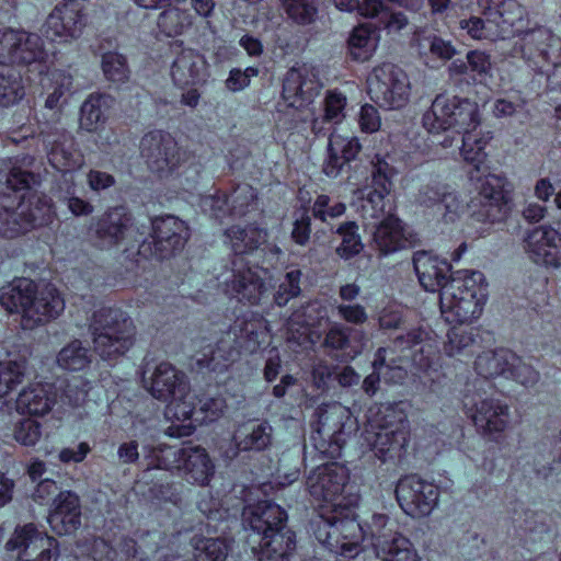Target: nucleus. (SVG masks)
Instances as JSON below:
<instances>
[{
	"instance_id": "nucleus-57",
	"label": "nucleus",
	"mask_w": 561,
	"mask_h": 561,
	"mask_svg": "<svg viewBox=\"0 0 561 561\" xmlns=\"http://www.w3.org/2000/svg\"><path fill=\"white\" fill-rule=\"evenodd\" d=\"M191 24L190 13L178 7H170L162 11L157 21L159 30L170 37L182 34Z\"/></svg>"
},
{
	"instance_id": "nucleus-39",
	"label": "nucleus",
	"mask_w": 561,
	"mask_h": 561,
	"mask_svg": "<svg viewBox=\"0 0 561 561\" xmlns=\"http://www.w3.org/2000/svg\"><path fill=\"white\" fill-rule=\"evenodd\" d=\"M483 216L490 222L501 221L507 214V205L501 178L486 174L479 187Z\"/></svg>"
},
{
	"instance_id": "nucleus-3",
	"label": "nucleus",
	"mask_w": 561,
	"mask_h": 561,
	"mask_svg": "<svg viewBox=\"0 0 561 561\" xmlns=\"http://www.w3.org/2000/svg\"><path fill=\"white\" fill-rule=\"evenodd\" d=\"M0 305L11 313L21 314L24 330H33L58 318L65 300L53 285H38L26 277L14 278L0 287Z\"/></svg>"
},
{
	"instance_id": "nucleus-53",
	"label": "nucleus",
	"mask_w": 561,
	"mask_h": 561,
	"mask_svg": "<svg viewBox=\"0 0 561 561\" xmlns=\"http://www.w3.org/2000/svg\"><path fill=\"white\" fill-rule=\"evenodd\" d=\"M92 362L90 350L82 341L76 339L66 344L57 354V365L70 371H80L87 368Z\"/></svg>"
},
{
	"instance_id": "nucleus-11",
	"label": "nucleus",
	"mask_w": 561,
	"mask_h": 561,
	"mask_svg": "<svg viewBox=\"0 0 561 561\" xmlns=\"http://www.w3.org/2000/svg\"><path fill=\"white\" fill-rule=\"evenodd\" d=\"M423 126L433 134L456 129L457 135L474 131L480 124L476 102L457 96L437 95L423 115Z\"/></svg>"
},
{
	"instance_id": "nucleus-31",
	"label": "nucleus",
	"mask_w": 561,
	"mask_h": 561,
	"mask_svg": "<svg viewBox=\"0 0 561 561\" xmlns=\"http://www.w3.org/2000/svg\"><path fill=\"white\" fill-rule=\"evenodd\" d=\"M329 321L327 308L319 300H312L295 310L287 321V340L302 345L310 328L319 327L322 320Z\"/></svg>"
},
{
	"instance_id": "nucleus-22",
	"label": "nucleus",
	"mask_w": 561,
	"mask_h": 561,
	"mask_svg": "<svg viewBox=\"0 0 561 561\" xmlns=\"http://www.w3.org/2000/svg\"><path fill=\"white\" fill-rule=\"evenodd\" d=\"M152 255L169 259L181 252L190 238V228L180 218L165 215L151 219Z\"/></svg>"
},
{
	"instance_id": "nucleus-62",
	"label": "nucleus",
	"mask_w": 561,
	"mask_h": 561,
	"mask_svg": "<svg viewBox=\"0 0 561 561\" xmlns=\"http://www.w3.org/2000/svg\"><path fill=\"white\" fill-rule=\"evenodd\" d=\"M300 277L301 271L296 268L285 274L274 295V301L277 306L283 307L287 305L290 299L300 294Z\"/></svg>"
},
{
	"instance_id": "nucleus-52",
	"label": "nucleus",
	"mask_w": 561,
	"mask_h": 561,
	"mask_svg": "<svg viewBox=\"0 0 561 561\" xmlns=\"http://www.w3.org/2000/svg\"><path fill=\"white\" fill-rule=\"evenodd\" d=\"M195 561H226L230 545L224 538L195 535L191 539Z\"/></svg>"
},
{
	"instance_id": "nucleus-28",
	"label": "nucleus",
	"mask_w": 561,
	"mask_h": 561,
	"mask_svg": "<svg viewBox=\"0 0 561 561\" xmlns=\"http://www.w3.org/2000/svg\"><path fill=\"white\" fill-rule=\"evenodd\" d=\"M222 335L233 337L231 345L237 346V352L240 354L241 351L256 352L265 342L267 332L264 320L254 313H249L238 317Z\"/></svg>"
},
{
	"instance_id": "nucleus-54",
	"label": "nucleus",
	"mask_w": 561,
	"mask_h": 561,
	"mask_svg": "<svg viewBox=\"0 0 561 561\" xmlns=\"http://www.w3.org/2000/svg\"><path fill=\"white\" fill-rule=\"evenodd\" d=\"M376 32L368 26L355 27L348 38V53L356 61L368 60L377 48Z\"/></svg>"
},
{
	"instance_id": "nucleus-4",
	"label": "nucleus",
	"mask_w": 561,
	"mask_h": 561,
	"mask_svg": "<svg viewBox=\"0 0 561 561\" xmlns=\"http://www.w3.org/2000/svg\"><path fill=\"white\" fill-rule=\"evenodd\" d=\"M486 297V283L482 272H457L450 276L439 294L442 314L448 323L471 322L481 316Z\"/></svg>"
},
{
	"instance_id": "nucleus-6",
	"label": "nucleus",
	"mask_w": 561,
	"mask_h": 561,
	"mask_svg": "<svg viewBox=\"0 0 561 561\" xmlns=\"http://www.w3.org/2000/svg\"><path fill=\"white\" fill-rule=\"evenodd\" d=\"M89 332L93 348L103 360H117L133 347L136 340L134 320L116 307L95 310L90 318Z\"/></svg>"
},
{
	"instance_id": "nucleus-44",
	"label": "nucleus",
	"mask_w": 561,
	"mask_h": 561,
	"mask_svg": "<svg viewBox=\"0 0 561 561\" xmlns=\"http://www.w3.org/2000/svg\"><path fill=\"white\" fill-rule=\"evenodd\" d=\"M359 13L365 18L376 19L378 25L388 33L400 32L409 24L403 12L392 10L382 0H364L359 7Z\"/></svg>"
},
{
	"instance_id": "nucleus-19",
	"label": "nucleus",
	"mask_w": 561,
	"mask_h": 561,
	"mask_svg": "<svg viewBox=\"0 0 561 561\" xmlns=\"http://www.w3.org/2000/svg\"><path fill=\"white\" fill-rule=\"evenodd\" d=\"M45 57L44 43L37 34L7 30L0 35V64L30 65Z\"/></svg>"
},
{
	"instance_id": "nucleus-34",
	"label": "nucleus",
	"mask_w": 561,
	"mask_h": 561,
	"mask_svg": "<svg viewBox=\"0 0 561 561\" xmlns=\"http://www.w3.org/2000/svg\"><path fill=\"white\" fill-rule=\"evenodd\" d=\"M56 403V393L50 383H30L18 396L15 408L20 414L42 416Z\"/></svg>"
},
{
	"instance_id": "nucleus-25",
	"label": "nucleus",
	"mask_w": 561,
	"mask_h": 561,
	"mask_svg": "<svg viewBox=\"0 0 561 561\" xmlns=\"http://www.w3.org/2000/svg\"><path fill=\"white\" fill-rule=\"evenodd\" d=\"M134 234V218L124 206H117L105 211L94 225V239L101 249L119 245Z\"/></svg>"
},
{
	"instance_id": "nucleus-37",
	"label": "nucleus",
	"mask_w": 561,
	"mask_h": 561,
	"mask_svg": "<svg viewBox=\"0 0 561 561\" xmlns=\"http://www.w3.org/2000/svg\"><path fill=\"white\" fill-rule=\"evenodd\" d=\"M226 402L221 397H204L198 400V409L194 405V413L190 420L181 423L173 422L167 430V434L171 437L190 436L195 426L192 420L196 422H213L224 414Z\"/></svg>"
},
{
	"instance_id": "nucleus-40",
	"label": "nucleus",
	"mask_w": 561,
	"mask_h": 561,
	"mask_svg": "<svg viewBox=\"0 0 561 561\" xmlns=\"http://www.w3.org/2000/svg\"><path fill=\"white\" fill-rule=\"evenodd\" d=\"M348 411L341 404L334 403L319 410L318 433L334 446V451L340 450L345 444V420H348Z\"/></svg>"
},
{
	"instance_id": "nucleus-49",
	"label": "nucleus",
	"mask_w": 561,
	"mask_h": 561,
	"mask_svg": "<svg viewBox=\"0 0 561 561\" xmlns=\"http://www.w3.org/2000/svg\"><path fill=\"white\" fill-rule=\"evenodd\" d=\"M459 27L467 36L474 41L495 42L502 39L497 22L492 12H484L481 16H470L459 21Z\"/></svg>"
},
{
	"instance_id": "nucleus-42",
	"label": "nucleus",
	"mask_w": 561,
	"mask_h": 561,
	"mask_svg": "<svg viewBox=\"0 0 561 561\" xmlns=\"http://www.w3.org/2000/svg\"><path fill=\"white\" fill-rule=\"evenodd\" d=\"M495 4L497 8L491 12L497 22L501 38L524 35L527 31L525 30L526 10L516 0H502Z\"/></svg>"
},
{
	"instance_id": "nucleus-50",
	"label": "nucleus",
	"mask_w": 561,
	"mask_h": 561,
	"mask_svg": "<svg viewBox=\"0 0 561 561\" xmlns=\"http://www.w3.org/2000/svg\"><path fill=\"white\" fill-rule=\"evenodd\" d=\"M461 135V154L463 160L473 167L469 172V178L471 181H480L481 178L478 176V173H484V162L486 158L484 147L486 140L484 138H478L473 131H468Z\"/></svg>"
},
{
	"instance_id": "nucleus-21",
	"label": "nucleus",
	"mask_w": 561,
	"mask_h": 561,
	"mask_svg": "<svg viewBox=\"0 0 561 561\" xmlns=\"http://www.w3.org/2000/svg\"><path fill=\"white\" fill-rule=\"evenodd\" d=\"M87 25V15L80 0H66L56 4L48 14L43 30L53 41L68 42L81 36Z\"/></svg>"
},
{
	"instance_id": "nucleus-43",
	"label": "nucleus",
	"mask_w": 561,
	"mask_h": 561,
	"mask_svg": "<svg viewBox=\"0 0 561 561\" xmlns=\"http://www.w3.org/2000/svg\"><path fill=\"white\" fill-rule=\"evenodd\" d=\"M231 339L230 335H221L215 345L204 348L196 359L197 365L214 373L226 371L240 355L237 346L231 345Z\"/></svg>"
},
{
	"instance_id": "nucleus-18",
	"label": "nucleus",
	"mask_w": 561,
	"mask_h": 561,
	"mask_svg": "<svg viewBox=\"0 0 561 561\" xmlns=\"http://www.w3.org/2000/svg\"><path fill=\"white\" fill-rule=\"evenodd\" d=\"M523 249L537 266L557 270L561 267V233L550 226H538L525 232Z\"/></svg>"
},
{
	"instance_id": "nucleus-1",
	"label": "nucleus",
	"mask_w": 561,
	"mask_h": 561,
	"mask_svg": "<svg viewBox=\"0 0 561 561\" xmlns=\"http://www.w3.org/2000/svg\"><path fill=\"white\" fill-rule=\"evenodd\" d=\"M347 480V470L336 462L317 467L307 478L310 495L327 503L311 524L318 541L335 554L359 558V539L365 537L381 561H420L411 541L387 515L375 513L364 525L342 517V494Z\"/></svg>"
},
{
	"instance_id": "nucleus-12",
	"label": "nucleus",
	"mask_w": 561,
	"mask_h": 561,
	"mask_svg": "<svg viewBox=\"0 0 561 561\" xmlns=\"http://www.w3.org/2000/svg\"><path fill=\"white\" fill-rule=\"evenodd\" d=\"M463 410L483 439L495 444L504 440L512 424L507 403L497 398L472 393L465 396Z\"/></svg>"
},
{
	"instance_id": "nucleus-56",
	"label": "nucleus",
	"mask_w": 561,
	"mask_h": 561,
	"mask_svg": "<svg viewBox=\"0 0 561 561\" xmlns=\"http://www.w3.org/2000/svg\"><path fill=\"white\" fill-rule=\"evenodd\" d=\"M474 344L476 339L471 329L455 327L447 333L444 352L450 357L468 356L473 354Z\"/></svg>"
},
{
	"instance_id": "nucleus-60",
	"label": "nucleus",
	"mask_w": 561,
	"mask_h": 561,
	"mask_svg": "<svg viewBox=\"0 0 561 561\" xmlns=\"http://www.w3.org/2000/svg\"><path fill=\"white\" fill-rule=\"evenodd\" d=\"M357 230L358 226L355 221L344 222L337 228L336 233L342 238L341 244L336 248L340 257L348 260L362 251L363 243Z\"/></svg>"
},
{
	"instance_id": "nucleus-2",
	"label": "nucleus",
	"mask_w": 561,
	"mask_h": 561,
	"mask_svg": "<svg viewBox=\"0 0 561 561\" xmlns=\"http://www.w3.org/2000/svg\"><path fill=\"white\" fill-rule=\"evenodd\" d=\"M247 545L259 561H283L295 548V534L286 527L287 514L271 501H261L243 510Z\"/></svg>"
},
{
	"instance_id": "nucleus-51",
	"label": "nucleus",
	"mask_w": 561,
	"mask_h": 561,
	"mask_svg": "<svg viewBox=\"0 0 561 561\" xmlns=\"http://www.w3.org/2000/svg\"><path fill=\"white\" fill-rule=\"evenodd\" d=\"M24 96L25 88L21 73L12 67L0 64V105L12 106Z\"/></svg>"
},
{
	"instance_id": "nucleus-41",
	"label": "nucleus",
	"mask_w": 561,
	"mask_h": 561,
	"mask_svg": "<svg viewBox=\"0 0 561 561\" xmlns=\"http://www.w3.org/2000/svg\"><path fill=\"white\" fill-rule=\"evenodd\" d=\"M234 442L240 451H264L272 445L273 427L267 421L244 423L237 431Z\"/></svg>"
},
{
	"instance_id": "nucleus-33",
	"label": "nucleus",
	"mask_w": 561,
	"mask_h": 561,
	"mask_svg": "<svg viewBox=\"0 0 561 561\" xmlns=\"http://www.w3.org/2000/svg\"><path fill=\"white\" fill-rule=\"evenodd\" d=\"M373 245L381 255L408 248L410 241L405 236L402 221L393 215H388L374 225Z\"/></svg>"
},
{
	"instance_id": "nucleus-9",
	"label": "nucleus",
	"mask_w": 561,
	"mask_h": 561,
	"mask_svg": "<svg viewBox=\"0 0 561 561\" xmlns=\"http://www.w3.org/2000/svg\"><path fill=\"white\" fill-rule=\"evenodd\" d=\"M144 382L149 393L157 400L168 402V414L176 421L190 420L194 413V401L190 396V381L185 373L168 362L159 363Z\"/></svg>"
},
{
	"instance_id": "nucleus-10",
	"label": "nucleus",
	"mask_w": 561,
	"mask_h": 561,
	"mask_svg": "<svg viewBox=\"0 0 561 561\" xmlns=\"http://www.w3.org/2000/svg\"><path fill=\"white\" fill-rule=\"evenodd\" d=\"M149 468L183 471L185 479L198 485H206L215 473V465L207 451L199 446H185L180 449L161 445L148 455Z\"/></svg>"
},
{
	"instance_id": "nucleus-47",
	"label": "nucleus",
	"mask_w": 561,
	"mask_h": 561,
	"mask_svg": "<svg viewBox=\"0 0 561 561\" xmlns=\"http://www.w3.org/2000/svg\"><path fill=\"white\" fill-rule=\"evenodd\" d=\"M226 238L236 255L250 253L266 241L267 233L255 226L241 228L232 226L226 230Z\"/></svg>"
},
{
	"instance_id": "nucleus-46",
	"label": "nucleus",
	"mask_w": 561,
	"mask_h": 561,
	"mask_svg": "<svg viewBox=\"0 0 561 561\" xmlns=\"http://www.w3.org/2000/svg\"><path fill=\"white\" fill-rule=\"evenodd\" d=\"M517 362V355L510 350L499 348L484 352L474 362L478 375L483 378L505 376L507 378L510 365Z\"/></svg>"
},
{
	"instance_id": "nucleus-15",
	"label": "nucleus",
	"mask_w": 561,
	"mask_h": 561,
	"mask_svg": "<svg viewBox=\"0 0 561 561\" xmlns=\"http://www.w3.org/2000/svg\"><path fill=\"white\" fill-rule=\"evenodd\" d=\"M439 489L416 474L401 478L396 486V499L411 517L428 516L438 503Z\"/></svg>"
},
{
	"instance_id": "nucleus-35",
	"label": "nucleus",
	"mask_w": 561,
	"mask_h": 561,
	"mask_svg": "<svg viewBox=\"0 0 561 561\" xmlns=\"http://www.w3.org/2000/svg\"><path fill=\"white\" fill-rule=\"evenodd\" d=\"M364 332L342 322H330L322 346L331 352H343L353 359L362 353Z\"/></svg>"
},
{
	"instance_id": "nucleus-14",
	"label": "nucleus",
	"mask_w": 561,
	"mask_h": 561,
	"mask_svg": "<svg viewBox=\"0 0 561 561\" xmlns=\"http://www.w3.org/2000/svg\"><path fill=\"white\" fill-rule=\"evenodd\" d=\"M514 49L538 73L561 62V38L545 26L527 30Z\"/></svg>"
},
{
	"instance_id": "nucleus-32",
	"label": "nucleus",
	"mask_w": 561,
	"mask_h": 561,
	"mask_svg": "<svg viewBox=\"0 0 561 561\" xmlns=\"http://www.w3.org/2000/svg\"><path fill=\"white\" fill-rule=\"evenodd\" d=\"M36 160L31 154H20L4 162L2 178L7 188L13 192L30 191L41 183V176L35 171Z\"/></svg>"
},
{
	"instance_id": "nucleus-64",
	"label": "nucleus",
	"mask_w": 561,
	"mask_h": 561,
	"mask_svg": "<svg viewBox=\"0 0 561 561\" xmlns=\"http://www.w3.org/2000/svg\"><path fill=\"white\" fill-rule=\"evenodd\" d=\"M333 312L340 320L352 325H362L368 320L365 307L359 304L335 302Z\"/></svg>"
},
{
	"instance_id": "nucleus-20",
	"label": "nucleus",
	"mask_w": 561,
	"mask_h": 561,
	"mask_svg": "<svg viewBox=\"0 0 561 561\" xmlns=\"http://www.w3.org/2000/svg\"><path fill=\"white\" fill-rule=\"evenodd\" d=\"M393 175L394 169L377 156L373 161L371 186L362 196L360 207L365 219L381 220L391 215L386 197L391 191Z\"/></svg>"
},
{
	"instance_id": "nucleus-58",
	"label": "nucleus",
	"mask_w": 561,
	"mask_h": 561,
	"mask_svg": "<svg viewBox=\"0 0 561 561\" xmlns=\"http://www.w3.org/2000/svg\"><path fill=\"white\" fill-rule=\"evenodd\" d=\"M101 69L104 78L116 84H122L129 79V67L124 55L117 51H106L101 56Z\"/></svg>"
},
{
	"instance_id": "nucleus-38",
	"label": "nucleus",
	"mask_w": 561,
	"mask_h": 561,
	"mask_svg": "<svg viewBox=\"0 0 561 561\" xmlns=\"http://www.w3.org/2000/svg\"><path fill=\"white\" fill-rule=\"evenodd\" d=\"M411 43L419 55L428 60L447 61L457 54V49L450 41L443 38L427 27L416 28L413 32Z\"/></svg>"
},
{
	"instance_id": "nucleus-59",
	"label": "nucleus",
	"mask_w": 561,
	"mask_h": 561,
	"mask_svg": "<svg viewBox=\"0 0 561 561\" xmlns=\"http://www.w3.org/2000/svg\"><path fill=\"white\" fill-rule=\"evenodd\" d=\"M255 190L249 184H239L230 194V215L243 217L257 207Z\"/></svg>"
},
{
	"instance_id": "nucleus-23",
	"label": "nucleus",
	"mask_w": 561,
	"mask_h": 561,
	"mask_svg": "<svg viewBox=\"0 0 561 561\" xmlns=\"http://www.w3.org/2000/svg\"><path fill=\"white\" fill-rule=\"evenodd\" d=\"M39 135L43 137L47 158L53 168L60 172H68L82 164V158L70 133L45 123L41 126Z\"/></svg>"
},
{
	"instance_id": "nucleus-17",
	"label": "nucleus",
	"mask_w": 561,
	"mask_h": 561,
	"mask_svg": "<svg viewBox=\"0 0 561 561\" xmlns=\"http://www.w3.org/2000/svg\"><path fill=\"white\" fill-rule=\"evenodd\" d=\"M140 156L151 172L169 174L181 162V152L175 139L162 130L144 135L139 144Z\"/></svg>"
},
{
	"instance_id": "nucleus-36",
	"label": "nucleus",
	"mask_w": 561,
	"mask_h": 561,
	"mask_svg": "<svg viewBox=\"0 0 561 561\" xmlns=\"http://www.w3.org/2000/svg\"><path fill=\"white\" fill-rule=\"evenodd\" d=\"M206 61L193 49H183L171 66V77L175 85L185 88L204 81Z\"/></svg>"
},
{
	"instance_id": "nucleus-5",
	"label": "nucleus",
	"mask_w": 561,
	"mask_h": 561,
	"mask_svg": "<svg viewBox=\"0 0 561 561\" xmlns=\"http://www.w3.org/2000/svg\"><path fill=\"white\" fill-rule=\"evenodd\" d=\"M322 83L316 69L308 65L290 68L283 80L282 101L277 103L276 122L285 129H294L306 122L309 108L319 95Z\"/></svg>"
},
{
	"instance_id": "nucleus-55",
	"label": "nucleus",
	"mask_w": 561,
	"mask_h": 561,
	"mask_svg": "<svg viewBox=\"0 0 561 561\" xmlns=\"http://www.w3.org/2000/svg\"><path fill=\"white\" fill-rule=\"evenodd\" d=\"M27 374V360L24 357L0 362V398H4L21 385Z\"/></svg>"
},
{
	"instance_id": "nucleus-16",
	"label": "nucleus",
	"mask_w": 561,
	"mask_h": 561,
	"mask_svg": "<svg viewBox=\"0 0 561 561\" xmlns=\"http://www.w3.org/2000/svg\"><path fill=\"white\" fill-rule=\"evenodd\" d=\"M5 549L20 550L18 561H57L60 554L58 541L38 531L33 524L16 527Z\"/></svg>"
},
{
	"instance_id": "nucleus-30",
	"label": "nucleus",
	"mask_w": 561,
	"mask_h": 561,
	"mask_svg": "<svg viewBox=\"0 0 561 561\" xmlns=\"http://www.w3.org/2000/svg\"><path fill=\"white\" fill-rule=\"evenodd\" d=\"M414 271L421 286L427 291H443L449 282L450 264L426 251H417L413 256Z\"/></svg>"
},
{
	"instance_id": "nucleus-8",
	"label": "nucleus",
	"mask_w": 561,
	"mask_h": 561,
	"mask_svg": "<svg viewBox=\"0 0 561 561\" xmlns=\"http://www.w3.org/2000/svg\"><path fill=\"white\" fill-rule=\"evenodd\" d=\"M51 205L47 196L36 192L19 201L0 193V234L14 238L51 221Z\"/></svg>"
},
{
	"instance_id": "nucleus-63",
	"label": "nucleus",
	"mask_w": 561,
	"mask_h": 561,
	"mask_svg": "<svg viewBox=\"0 0 561 561\" xmlns=\"http://www.w3.org/2000/svg\"><path fill=\"white\" fill-rule=\"evenodd\" d=\"M345 210L346 206L344 203L336 202L331 204V198L324 194L318 195L311 207L313 218L322 222L341 217Z\"/></svg>"
},
{
	"instance_id": "nucleus-7",
	"label": "nucleus",
	"mask_w": 561,
	"mask_h": 561,
	"mask_svg": "<svg viewBox=\"0 0 561 561\" xmlns=\"http://www.w3.org/2000/svg\"><path fill=\"white\" fill-rule=\"evenodd\" d=\"M409 434L408 420L393 407L380 404L369 409L364 440L381 461L400 457Z\"/></svg>"
},
{
	"instance_id": "nucleus-24",
	"label": "nucleus",
	"mask_w": 561,
	"mask_h": 561,
	"mask_svg": "<svg viewBox=\"0 0 561 561\" xmlns=\"http://www.w3.org/2000/svg\"><path fill=\"white\" fill-rule=\"evenodd\" d=\"M416 203L423 207L433 208L445 222H454L465 209L457 192L436 180L420 186Z\"/></svg>"
},
{
	"instance_id": "nucleus-61",
	"label": "nucleus",
	"mask_w": 561,
	"mask_h": 561,
	"mask_svg": "<svg viewBox=\"0 0 561 561\" xmlns=\"http://www.w3.org/2000/svg\"><path fill=\"white\" fill-rule=\"evenodd\" d=\"M287 15L297 24L307 25L316 21L318 0H282Z\"/></svg>"
},
{
	"instance_id": "nucleus-27",
	"label": "nucleus",
	"mask_w": 561,
	"mask_h": 561,
	"mask_svg": "<svg viewBox=\"0 0 561 561\" xmlns=\"http://www.w3.org/2000/svg\"><path fill=\"white\" fill-rule=\"evenodd\" d=\"M392 346L396 352L400 353L412 351L411 360L422 371H428L436 363L437 356L431 342L430 332L421 327L398 334L392 340Z\"/></svg>"
},
{
	"instance_id": "nucleus-13",
	"label": "nucleus",
	"mask_w": 561,
	"mask_h": 561,
	"mask_svg": "<svg viewBox=\"0 0 561 561\" xmlns=\"http://www.w3.org/2000/svg\"><path fill=\"white\" fill-rule=\"evenodd\" d=\"M367 87L370 100L385 110L402 108L409 101V77L394 64L376 66L367 78Z\"/></svg>"
},
{
	"instance_id": "nucleus-45",
	"label": "nucleus",
	"mask_w": 561,
	"mask_h": 561,
	"mask_svg": "<svg viewBox=\"0 0 561 561\" xmlns=\"http://www.w3.org/2000/svg\"><path fill=\"white\" fill-rule=\"evenodd\" d=\"M114 99L104 93H92L80 108V127L87 131H96L106 122V113Z\"/></svg>"
},
{
	"instance_id": "nucleus-48",
	"label": "nucleus",
	"mask_w": 561,
	"mask_h": 561,
	"mask_svg": "<svg viewBox=\"0 0 561 561\" xmlns=\"http://www.w3.org/2000/svg\"><path fill=\"white\" fill-rule=\"evenodd\" d=\"M44 88L47 91L45 107L51 111H60L66 103L65 95L72 89V76L60 69H54L46 76Z\"/></svg>"
},
{
	"instance_id": "nucleus-29",
	"label": "nucleus",
	"mask_w": 561,
	"mask_h": 561,
	"mask_svg": "<svg viewBox=\"0 0 561 561\" xmlns=\"http://www.w3.org/2000/svg\"><path fill=\"white\" fill-rule=\"evenodd\" d=\"M47 519L53 531L59 536L76 531L81 525L79 496L72 491H60Z\"/></svg>"
},
{
	"instance_id": "nucleus-26",
	"label": "nucleus",
	"mask_w": 561,
	"mask_h": 561,
	"mask_svg": "<svg viewBox=\"0 0 561 561\" xmlns=\"http://www.w3.org/2000/svg\"><path fill=\"white\" fill-rule=\"evenodd\" d=\"M242 261V259H239ZM231 277L225 280V293L239 302L256 305L266 291V285L259 271L243 266L241 262H232Z\"/></svg>"
}]
</instances>
